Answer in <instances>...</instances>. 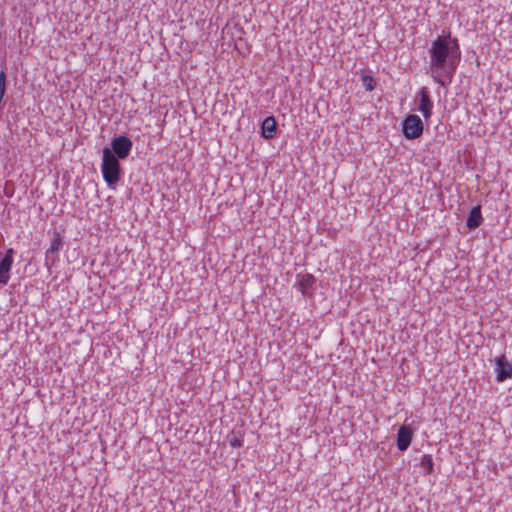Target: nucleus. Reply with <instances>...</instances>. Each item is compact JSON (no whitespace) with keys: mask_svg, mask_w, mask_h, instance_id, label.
Returning <instances> with one entry per match:
<instances>
[{"mask_svg":"<svg viewBox=\"0 0 512 512\" xmlns=\"http://www.w3.org/2000/svg\"><path fill=\"white\" fill-rule=\"evenodd\" d=\"M6 78H7L6 71L1 70L0 71V84L6 85Z\"/></svg>","mask_w":512,"mask_h":512,"instance_id":"obj_16","label":"nucleus"},{"mask_svg":"<svg viewBox=\"0 0 512 512\" xmlns=\"http://www.w3.org/2000/svg\"><path fill=\"white\" fill-rule=\"evenodd\" d=\"M419 106L418 110L428 119L432 114L433 103L430 99L429 91L426 87H422L418 92Z\"/></svg>","mask_w":512,"mask_h":512,"instance_id":"obj_8","label":"nucleus"},{"mask_svg":"<svg viewBox=\"0 0 512 512\" xmlns=\"http://www.w3.org/2000/svg\"><path fill=\"white\" fill-rule=\"evenodd\" d=\"M496 381L503 382L512 378V361H509L505 355L496 357L495 359Z\"/></svg>","mask_w":512,"mask_h":512,"instance_id":"obj_6","label":"nucleus"},{"mask_svg":"<svg viewBox=\"0 0 512 512\" xmlns=\"http://www.w3.org/2000/svg\"><path fill=\"white\" fill-rule=\"evenodd\" d=\"M63 246V237L59 231L53 232V237L50 243V247L47 249L45 253V264L50 267V265H54L56 260L58 259V253Z\"/></svg>","mask_w":512,"mask_h":512,"instance_id":"obj_5","label":"nucleus"},{"mask_svg":"<svg viewBox=\"0 0 512 512\" xmlns=\"http://www.w3.org/2000/svg\"><path fill=\"white\" fill-rule=\"evenodd\" d=\"M133 142L125 135H118L111 141L110 150L117 156V159H126L132 150Z\"/></svg>","mask_w":512,"mask_h":512,"instance_id":"obj_4","label":"nucleus"},{"mask_svg":"<svg viewBox=\"0 0 512 512\" xmlns=\"http://www.w3.org/2000/svg\"><path fill=\"white\" fill-rule=\"evenodd\" d=\"M431 73L434 80L442 86L450 82L459 60L460 52L456 39L439 36L430 49Z\"/></svg>","mask_w":512,"mask_h":512,"instance_id":"obj_1","label":"nucleus"},{"mask_svg":"<svg viewBox=\"0 0 512 512\" xmlns=\"http://www.w3.org/2000/svg\"><path fill=\"white\" fill-rule=\"evenodd\" d=\"M6 92V85L0 84V99H3Z\"/></svg>","mask_w":512,"mask_h":512,"instance_id":"obj_17","label":"nucleus"},{"mask_svg":"<svg viewBox=\"0 0 512 512\" xmlns=\"http://www.w3.org/2000/svg\"><path fill=\"white\" fill-rule=\"evenodd\" d=\"M480 225V204L473 207L467 219L469 229H474Z\"/></svg>","mask_w":512,"mask_h":512,"instance_id":"obj_11","label":"nucleus"},{"mask_svg":"<svg viewBox=\"0 0 512 512\" xmlns=\"http://www.w3.org/2000/svg\"><path fill=\"white\" fill-rule=\"evenodd\" d=\"M420 467L424 475L432 474L434 471V462L430 454H425L421 458Z\"/></svg>","mask_w":512,"mask_h":512,"instance_id":"obj_12","label":"nucleus"},{"mask_svg":"<svg viewBox=\"0 0 512 512\" xmlns=\"http://www.w3.org/2000/svg\"><path fill=\"white\" fill-rule=\"evenodd\" d=\"M277 131V123L273 116L266 117L261 125V135L265 139H272Z\"/></svg>","mask_w":512,"mask_h":512,"instance_id":"obj_10","label":"nucleus"},{"mask_svg":"<svg viewBox=\"0 0 512 512\" xmlns=\"http://www.w3.org/2000/svg\"><path fill=\"white\" fill-rule=\"evenodd\" d=\"M227 441L233 448H240L243 446V434L240 431H232L227 435Z\"/></svg>","mask_w":512,"mask_h":512,"instance_id":"obj_13","label":"nucleus"},{"mask_svg":"<svg viewBox=\"0 0 512 512\" xmlns=\"http://www.w3.org/2000/svg\"><path fill=\"white\" fill-rule=\"evenodd\" d=\"M2 100H3V99H0V110H1V109H2V107H3Z\"/></svg>","mask_w":512,"mask_h":512,"instance_id":"obj_18","label":"nucleus"},{"mask_svg":"<svg viewBox=\"0 0 512 512\" xmlns=\"http://www.w3.org/2000/svg\"><path fill=\"white\" fill-rule=\"evenodd\" d=\"M101 172L104 181L111 189H115L123 175L120 159L112 153L109 147L102 149Z\"/></svg>","mask_w":512,"mask_h":512,"instance_id":"obj_2","label":"nucleus"},{"mask_svg":"<svg viewBox=\"0 0 512 512\" xmlns=\"http://www.w3.org/2000/svg\"><path fill=\"white\" fill-rule=\"evenodd\" d=\"M315 282V278L311 274H306L302 277V279L299 281V285L301 287L302 293L306 294L307 290L310 289Z\"/></svg>","mask_w":512,"mask_h":512,"instance_id":"obj_14","label":"nucleus"},{"mask_svg":"<svg viewBox=\"0 0 512 512\" xmlns=\"http://www.w3.org/2000/svg\"><path fill=\"white\" fill-rule=\"evenodd\" d=\"M14 254V249L9 248L0 260V284L2 285H6L10 279V271L14 262Z\"/></svg>","mask_w":512,"mask_h":512,"instance_id":"obj_7","label":"nucleus"},{"mask_svg":"<svg viewBox=\"0 0 512 512\" xmlns=\"http://www.w3.org/2000/svg\"><path fill=\"white\" fill-rule=\"evenodd\" d=\"M361 80H362V85L366 91H372L375 89L376 81L372 76L363 75Z\"/></svg>","mask_w":512,"mask_h":512,"instance_id":"obj_15","label":"nucleus"},{"mask_svg":"<svg viewBox=\"0 0 512 512\" xmlns=\"http://www.w3.org/2000/svg\"><path fill=\"white\" fill-rule=\"evenodd\" d=\"M402 131L407 139H416L423 133V122L418 115H408L402 124Z\"/></svg>","mask_w":512,"mask_h":512,"instance_id":"obj_3","label":"nucleus"},{"mask_svg":"<svg viewBox=\"0 0 512 512\" xmlns=\"http://www.w3.org/2000/svg\"><path fill=\"white\" fill-rule=\"evenodd\" d=\"M413 431L410 427L402 425L397 433V448L406 451L411 444Z\"/></svg>","mask_w":512,"mask_h":512,"instance_id":"obj_9","label":"nucleus"}]
</instances>
